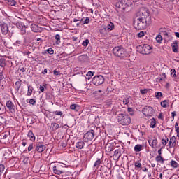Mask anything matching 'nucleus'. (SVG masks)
Segmentation results:
<instances>
[{
	"label": "nucleus",
	"instance_id": "nucleus-1",
	"mask_svg": "<svg viewBox=\"0 0 179 179\" xmlns=\"http://www.w3.org/2000/svg\"><path fill=\"white\" fill-rule=\"evenodd\" d=\"M152 24V16L149 9L142 7L138 12L136 13L134 19L133 25L136 30H145Z\"/></svg>",
	"mask_w": 179,
	"mask_h": 179
},
{
	"label": "nucleus",
	"instance_id": "nucleus-2",
	"mask_svg": "<svg viewBox=\"0 0 179 179\" xmlns=\"http://www.w3.org/2000/svg\"><path fill=\"white\" fill-rule=\"evenodd\" d=\"M113 53L115 57H117L120 59H125L129 57V52L127 51V48L122 46H116L113 49Z\"/></svg>",
	"mask_w": 179,
	"mask_h": 179
},
{
	"label": "nucleus",
	"instance_id": "nucleus-3",
	"mask_svg": "<svg viewBox=\"0 0 179 179\" xmlns=\"http://www.w3.org/2000/svg\"><path fill=\"white\" fill-rule=\"evenodd\" d=\"M117 122L120 125H129L131 124V117L129 114L127 113H120L117 117Z\"/></svg>",
	"mask_w": 179,
	"mask_h": 179
},
{
	"label": "nucleus",
	"instance_id": "nucleus-4",
	"mask_svg": "<svg viewBox=\"0 0 179 179\" xmlns=\"http://www.w3.org/2000/svg\"><path fill=\"white\" fill-rule=\"evenodd\" d=\"M136 52L140 54H143L148 55V54H150V50H152V47L148 44L139 45L136 48Z\"/></svg>",
	"mask_w": 179,
	"mask_h": 179
},
{
	"label": "nucleus",
	"instance_id": "nucleus-5",
	"mask_svg": "<svg viewBox=\"0 0 179 179\" xmlns=\"http://www.w3.org/2000/svg\"><path fill=\"white\" fill-rule=\"evenodd\" d=\"M92 83L95 86H100L101 85H103V83H104V76L101 75L95 76L92 78Z\"/></svg>",
	"mask_w": 179,
	"mask_h": 179
},
{
	"label": "nucleus",
	"instance_id": "nucleus-6",
	"mask_svg": "<svg viewBox=\"0 0 179 179\" xmlns=\"http://www.w3.org/2000/svg\"><path fill=\"white\" fill-rule=\"evenodd\" d=\"M142 113L145 117H152L153 114H155V110L151 106H145L142 110Z\"/></svg>",
	"mask_w": 179,
	"mask_h": 179
},
{
	"label": "nucleus",
	"instance_id": "nucleus-7",
	"mask_svg": "<svg viewBox=\"0 0 179 179\" xmlns=\"http://www.w3.org/2000/svg\"><path fill=\"white\" fill-rule=\"evenodd\" d=\"M94 138V130L91 129L84 134L83 139L85 142L93 141Z\"/></svg>",
	"mask_w": 179,
	"mask_h": 179
},
{
	"label": "nucleus",
	"instance_id": "nucleus-8",
	"mask_svg": "<svg viewBox=\"0 0 179 179\" xmlns=\"http://www.w3.org/2000/svg\"><path fill=\"white\" fill-rule=\"evenodd\" d=\"M114 146H115V140L108 141L105 146V150L107 153H110L114 150Z\"/></svg>",
	"mask_w": 179,
	"mask_h": 179
},
{
	"label": "nucleus",
	"instance_id": "nucleus-9",
	"mask_svg": "<svg viewBox=\"0 0 179 179\" xmlns=\"http://www.w3.org/2000/svg\"><path fill=\"white\" fill-rule=\"evenodd\" d=\"M15 25L17 27V29H20V34L22 36H24V34H26V29H27V26L24 25L23 22H16Z\"/></svg>",
	"mask_w": 179,
	"mask_h": 179
},
{
	"label": "nucleus",
	"instance_id": "nucleus-10",
	"mask_svg": "<svg viewBox=\"0 0 179 179\" xmlns=\"http://www.w3.org/2000/svg\"><path fill=\"white\" fill-rule=\"evenodd\" d=\"M63 166L61 164H55L53 166V173L54 174H57V176H61V174H64V170H62Z\"/></svg>",
	"mask_w": 179,
	"mask_h": 179
},
{
	"label": "nucleus",
	"instance_id": "nucleus-11",
	"mask_svg": "<svg viewBox=\"0 0 179 179\" xmlns=\"http://www.w3.org/2000/svg\"><path fill=\"white\" fill-rule=\"evenodd\" d=\"M45 149H47V147L44 145L43 143H41V142L36 143L35 152H37V153H43V152H44Z\"/></svg>",
	"mask_w": 179,
	"mask_h": 179
},
{
	"label": "nucleus",
	"instance_id": "nucleus-12",
	"mask_svg": "<svg viewBox=\"0 0 179 179\" xmlns=\"http://www.w3.org/2000/svg\"><path fill=\"white\" fill-rule=\"evenodd\" d=\"M6 107L11 113V114H15L16 113V109L15 108V103L12 101L9 100L6 103Z\"/></svg>",
	"mask_w": 179,
	"mask_h": 179
},
{
	"label": "nucleus",
	"instance_id": "nucleus-13",
	"mask_svg": "<svg viewBox=\"0 0 179 179\" xmlns=\"http://www.w3.org/2000/svg\"><path fill=\"white\" fill-rule=\"evenodd\" d=\"M0 28H1V34L3 36H6V34L9 33V27L8 26V24L5 22H2L1 24H0Z\"/></svg>",
	"mask_w": 179,
	"mask_h": 179
},
{
	"label": "nucleus",
	"instance_id": "nucleus-14",
	"mask_svg": "<svg viewBox=\"0 0 179 179\" xmlns=\"http://www.w3.org/2000/svg\"><path fill=\"white\" fill-rule=\"evenodd\" d=\"M31 29L34 33H41L43 31V28L38 27V25L36 24H31Z\"/></svg>",
	"mask_w": 179,
	"mask_h": 179
},
{
	"label": "nucleus",
	"instance_id": "nucleus-15",
	"mask_svg": "<svg viewBox=\"0 0 179 179\" xmlns=\"http://www.w3.org/2000/svg\"><path fill=\"white\" fill-rule=\"evenodd\" d=\"M148 142L151 148H156V146H157V138L156 137L149 138Z\"/></svg>",
	"mask_w": 179,
	"mask_h": 179
},
{
	"label": "nucleus",
	"instance_id": "nucleus-16",
	"mask_svg": "<svg viewBox=\"0 0 179 179\" xmlns=\"http://www.w3.org/2000/svg\"><path fill=\"white\" fill-rule=\"evenodd\" d=\"M101 171L103 174L107 177L109 174H111V169L107 167L106 166H101Z\"/></svg>",
	"mask_w": 179,
	"mask_h": 179
},
{
	"label": "nucleus",
	"instance_id": "nucleus-17",
	"mask_svg": "<svg viewBox=\"0 0 179 179\" xmlns=\"http://www.w3.org/2000/svg\"><path fill=\"white\" fill-rule=\"evenodd\" d=\"M124 2L122 0H119L115 2V6L117 8V9H122L123 10H125V7L124 6Z\"/></svg>",
	"mask_w": 179,
	"mask_h": 179
},
{
	"label": "nucleus",
	"instance_id": "nucleus-18",
	"mask_svg": "<svg viewBox=\"0 0 179 179\" xmlns=\"http://www.w3.org/2000/svg\"><path fill=\"white\" fill-rule=\"evenodd\" d=\"M177 145V138H176V136H173L169 141V148H174Z\"/></svg>",
	"mask_w": 179,
	"mask_h": 179
},
{
	"label": "nucleus",
	"instance_id": "nucleus-19",
	"mask_svg": "<svg viewBox=\"0 0 179 179\" xmlns=\"http://www.w3.org/2000/svg\"><path fill=\"white\" fill-rule=\"evenodd\" d=\"M78 61L80 62H87L89 61V56L87 55H81L78 57Z\"/></svg>",
	"mask_w": 179,
	"mask_h": 179
},
{
	"label": "nucleus",
	"instance_id": "nucleus-20",
	"mask_svg": "<svg viewBox=\"0 0 179 179\" xmlns=\"http://www.w3.org/2000/svg\"><path fill=\"white\" fill-rule=\"evenodd\" d=\"M115 27V26L114 25V23L111 22H108V24L105 26V28L108 31H111V30H114Z\"/></svg>",
	"mask_w": 179,
	"mask_h": 179
},
{
	"label": "nucleus",
	"instance_id": "nucleus-21",
	"mask_svg": "<svg viewBox=\"0 0 179 179\" xmlns=\"http://www.w3.org/2000/svg\"><path fill=\"white\" fill-rule=\"evenodd\" d=\"M171 47L173 52H178V42L177 41L171 44Z\"/></svg>",
	"mask_w": 179,
	"mask_h": 179
},
{
	"label": "nucleus",
	"instance_id": "nucleus-22",
	"mask_svg": "<svg viewBox=\"0 0 179 179\" xmlns=\"http://www.w3.org/2000/svg\"><path fill=\"white\" fill-rule=\"evenodd\" d=\"M167 76L166 73H162L159 77L157 78V82H162V80H166Z\"/></svg>",
	"mask_w": 179,
	"mask_h": 179
},
{
	"label": "nucleus",
	"instance_id": "nucleus-23",
	"mask_svg": "<svg viewBox=\"0 0 179 179\" xmlns=\"http://www.w3.org/2000/svg\"><path fill=\"white\" fill-rule=\"evenodd\" d=\"M160 104H161V106L163 107V108H167V107H169V106H170V101L164 100V101H161Z\"/></svg>",
	"mask_w": 179,
	"mask_h": 179
},
{
	"label": "nucleus",
	"instance_id": "nucleus-24",
	"mask_svg": "<svg viewBox=\"0 0 179 179\" xmlns=\"http://www.w3.org/2000/svg\"><path fill=\"white\" fill-rule=\"evenodd\" d=\"M27 136L32 142H34V141H36V136H34V134H33V131L31 130L28 132Z\"/></svg>",
	"mask_w": 179,
	"mask_h": 179
},
{
	"label": "nucleus",
	"instance_id": "nucleus-25",
	"mask_svg": "<svg viewBox=\"0 0 179 179\" xmlns=\"http://www.w3.org/2000/svg\"><path fill=\"white\" fill-rule=\"evenodd\" d=\"M113 157H115V159H120V157H121V150L120 149H117V150H115Z\"/></svg>",
	"mask_w": 179,
	"mask_h": 179
},
{
	"label": "nucleus",
	"instance_id": "nucleus-26",
	"mask_svg": "<svg viewBox=\"0 0 179 179\" xmlns=\"http://www.w3.org/2000/svg\"><path fill=\"white\" fill-rule=\"evenodd\" d=\"M155 160L156 162H157V163H161V164H164V158H163V157H162V155H157L155 157Z\"/></svg>",
	"mask_w": 179,
	"mask_h": 179
},
{
	"label": "nucleus",
	"instance_id": "nucleus-27",
	"mask_svg": "<svg viewBox=\"0 0 179 179\" xmlns=\"http://www.w3.org/2000/svg\"><path fill=\"white\" fill-rule=\"evenodd\" d=\"M85 146V142L80 141L76 143V148L77 149H83V147Z\"/></svg>",
	"mask_w": 179,
	"mask_h": 179
},
{
	"label": "nucleus",
	"instance_id": "nucleus-28",
	"mask_svg": "<svg viewBox=\"0 0 179 179\" xmlns=\"http://www.w3.org/2000/svg\"><path fill=\"white\" fill-rule=\"evenodd\" d=\"M162 143L163 145V147H162V149H164V148H166V145L169 143V138H167V136H165L164 138H163L162 139Z\"/></svg>",
	"mask_w": 179,
	"mask_h": 179
},
{
	"label": "nucleus",
	"instance_id": "nucleus-29",
	"mask_svg": "<svg viewBox=\"0 0 179 179\" xmlns=\"http://www.w3.org/2000/svg\"><path fill=\"white\" fill-rule=\"evenodd\" d=\"M22 80H18L15 83L14 87L15 89V90L17 92H18V90H20L21 86H22V83H21Z\"/></svg>",
	"mask_w": 179,
	"mask_h": 179
},
{
	"label": "nucleus",
	"instance_id": "nucleus-30",
	"mask_svg": "<svg viewBox=\"0 0 179 179\" xmlns=\"http://www.w3.org/2000/svg\"><path fill=\"white\" fill-rule=\"evenodd\" d=\"M122 1L124 2L123 4L124 8L131 6L132 5V1L131 0H122Z\"/></svg>",
	"mask_w": 179,
	"mask_h": 179
},
{
	"label": "nucleus",
	"instance_id": "nucleus-31",
	"mask_svg": "<svg viewBox=\"0 0 179 179\" xmlns=\"http://www.w3.org/2000/svg\"><path fill=\"white\" fill-rule=\"evenodd\" d=\"M71 110H75V111H79L80 106L78 104H72L70 106Z\"/></svg>",
	"mask_w": 179,
	"mask_h": 179
},
{
	"label": "nucleus",
	"instance_id": "nucleus-32",
	"mask_svg": "<svg viewBox=\"0 0 179 179\" xmlns=\"http://www.w3.org/2000/svg\"><path fill=\"white\" fill-rule=\"evenodd\" d=\"M55 44L56 45H59L61 44V36L59 34H56L55 35Z\"/></svg>",
	"mask_w": 179,
	"mask_h": 179
},
{
	"label": "nucleus",
	"instance_id": "nucleus-33",
	"mask_svg": "<svg viewBox=\"0 0 179 179\" xmlns=\"http://www.w3.org/2000/svg\"><path fill=\"white\" fill-rule=\"evenodd\" d=\"M10 155V150H9V149L6 150L3 152V156L4 157V159H8V157H9Z\"/></svg>",
	"mask_w": 179,
	"mask_h": 179
},
{
	"label": "nucleus",
	"instance_id": "nucleus-34",
	"mask_svg": "<svg viewBox=\"0 0 179 179\" xmlns=\"http://www.w3.org/2000/svg\"><path fill=\"white\" fill-rule=\"evenodd\" d=\"M4 1H6L8 5H10V6H15L16 3H17V2H16V1L15 0H4Z\"/></svg>",
	"mask_w": 179,
	"mask_h": 179
},
{
	"label": "nucleus",
	"instance_id": "nucleus-35",
	"mask_svg": "<svg viewBox=\"0 0 179 179\" xmlns=\"http://www.w3.org/2000/svg\"><path fill=\"white\" fill-rule=\"evenodd\" d=\"M6 66V59H5L4 58H1L0 59V66H1V68H5Z\"/></svg>",
	"mask_w": 179,
	"mask_h": 179
},
{
	"label": "nucleus",
	"instance_id": "nucleus-36",
	"mask_svg": "<svg viewBox=\"0 0 179 179\" xmlns=\"http://www.w3.org/2000/svg\"><path fill=\"white\" fill-rule=\"evenodd\" d=\"M129 99H131V96H126L124 99H123V104L124 106H128L129 104Z\"/></svg>",
	"mask_w": 179,
	"mask_h": 179
},
{
	"label": "nucleus",
	"instance_id": "nucleus-37",
	"mask_svg": "<svg viewBox=\"0 0 179 179\" xmlns=\"http://www.w3.org/2000/svg\"><path fill=\"white\" fill-rule=\"evenodd\" d=\"M33 90H34L33 86L28 85V91H27V96H30V95L33 94Z\"/></svg>",
	"mask_w": 179,
	"mask_h": 179
},
{
	"label": "nucleus",
	"instance_id": "nucleus-38",
	"mask_svg": "<svg viewBox=\"0 0 179 179\" xmlns=\"http://www.w3.org/2000/svg\"><path fill=\"white\" fill-rule=\"evenodd\" d=\"M142 145L141 144H137L134 146V151L136 152H141V150H142Z\"/></svg>",
	"mask_w": 179,
	"mask_h": 179
},
{
	"label": "nucleus",
	"instance_id": "nucleus-39",
	"mask_svg": "<svg viewBox=\"0 0 179 179\" xmlns=\"http://www.w3.org/2000/svg\"><path fill=\"white\" fill-rule=\"evenodd\" d=\"M150 127V128H156V119L155 117L151 119Z\"/></svg>",
	"mask_w": 179,
	"mask_h": 179
},
{
	"label": "nucleus",
	"instance_id": "nucleus-40",
	"mask_svg": "<svg viewBox=\"0 0 179 179\" xmlns=\"http://www.w3.org/2000/svg\"><path fill=\"white\" fill-rule=\"evenodd\" d=\"M170 163H171V166L173 169H177V167H178V166H179L178 163H177V162H176L174 160H171Z\"/></svg>",
	"mask_w": 179,
	"mask_h": 179
},
{
	"label": "nucleus",
	"instance_id": "nucleus-41",
	"mask_svg": "<svg viewBox=\"0 0 179 179\" xmlns=\"http://www.w3.org/2000/svg\"><path fill=\"white\" fill-rule=\"evenodd\" d=\"M107 29H106V27H101L99 29V33L101 34H103V36H105V34H107Z\"/></svg>",
	"mask_w": 179,
	"mask_h": 179
},
{
	"label": "nucleus",
	"instance_id": "nucleus-42",
	"mask_svg": "<svg viewBox=\"0 0 179 179\" xmlns=\"http://www.w3.org/2000/svg\"><path fill=\"white\" fill-rule=\"evenodd\" d=\"M40 92L39 93H44V89H47V84L44 83L43 85H40Z\"/></svg>",
	"mask_w": 179,
	"mask_h": 179
},
{
	"label": "nucleus",
	"instance_id": "nucleus-43",
	"mask_svg": "<svg viewBox=\"0 0 179 179\" xmlns=\"http://www.w3.org/2000/svg\"><path fill=\"white\" fill-rule=\"evenodd\" d=\"M100 164H101V159H99L95 162L94 164V167H96V169H99V167L100 166Z\"/></svg>",
	"mask_w": 179,
	"mask_h": 179
},
{
	"label": "nucleus",
	"instance_id": "nucleus-44",
	"mask_svg": "<svg viewBox=\"0 0 179 179\" xmlns=\"http://www.w3.org/2000/svg\"><path fill=\"white\" fill-rule=\"evenodd\" d=\"M52 128L54 131H57L59 128V124L58 123H52Z\"/></svg>",
	"mask_w": 179,
	"mask_h": 179
},
{
	"label": "nucleus",
	"instance_id": "nucleus-45",
	"mask_svg": "<svg viewBox=\"0 0 179 179\" xmlns=\"http://www.w3.org/2000/svg\"><path fill=\"white\" fill-rule=\"evenodd\" d=\"M155 96L156 99H160V97H163V93L161 92H156Z\"/></svg>",
	"mask_w": 179,
	"mask_h": 179
},
{
	"label": "nucleus",
	"instance_id": "nucleus-46",
	"mask_svg": "<svg viewBox=\"0 0 179 179\" xmlns=\"http://www.w3.org/2000/svg\"><path fill=\"white\" fill-rule=\"evenodd\" d=\"M127 111L130 115H135V112L134 111V109L132 108H127Z\"/></svg>",
	"mask_w": 179,
	"mask_h": 179
},
{
	"label": "nucleus",
	"instance_id": "nucleus-47",
	"mask_svg": "<svg viewBox=\"0 0 179 179\" xmlns=\"http://www.w3.org/2000/svg\"><path fill=\"white\" fill-rule=\"evenodd\" d=\"M3 171H5V165L0 164V176H2L3 174Z\"/></svg>",
	"mask_w": 179,
	"mask_h": 179
},
{
	"label": "nucleus",
	"instance_id": "nucleus-48",
	"mask_svg": "<svg viewBox=\"0 0 179 179\" xmlns=\"http://www.w3.org/2000/svg\"><path fill=\"white\" fill-rule=\"evenodd\" d=\"M53 114L55 115H59V117H62V115H64V113H62V111H58V110L54 111Z\"/></svg>",
	"mask_w": 179,
	"mask_h": 179
},
{
	"label": "nucleus",
	"instance_id": "nucleus-49",
	"mask_svg": "<svg viewBox=\"0 0 179 179\" xmlns=\"http://www.w3.org/2000/svg\"><path fill=\"white\" fill-rule=\"evenodd\" d=\"M53 74L55 75L56 76H58L61 75L59 69H55L53 71Z\"/></svg>",
	"mask_w": 179,
	"mask_h": 179
},
{
	"label": "nucleus",
	"instance_id": "nucleus-50",
	"mask_svg": "<svg viewBox=\"0 0 179 179\" xmlns=\"http://www.w3.org/2000/svg\"><path fill=\"white\" fill-rule=\"evenodd\" d=\"M82 45H83V47H87V45H89V39L83 41Z\"/></svg>",
	"mask_w": 179,
	"mask_h": 179
},
{
	"label": "nucleus",
	"instance_id": "nucleus-51",
	"mask_svg": "<svg viewBox=\"0 0 179 179\" xmlns=\"http://www.w3.org/2000/svg\"><path fill=\"white\" fill-rule=\"evenodd\" d=\"M145 33H146V32H145V31H140V32L137 34V36H138L139 38H141L143 37V36H145Z\"/></svg>",
	"mask_w": 179,
	"mask_h": 179
},
{
	"label": "nucleus",
	"instance_id": "nucleus-52",
	"mask_svg": "<svg viewBox=\"0 0 179 179\" xmlns=\"http://www.w3.org/2000/svg\"><path fill=\"white\" fill-rule=\"evenodd\" d=\"M156 40L157 43H162V35H157L156 36Z\"/></svg>",
	"mask_w": 179,
	"mask_h": 179
},
{
	"label": "nucleus",
	"instance_id": "nucleus-53",
	"mask_svg": "<svg viewBox=\"0 0 179 179\" xmlns=\"http://www.w3.org/2000/svg\"><path fill=\"white\" fill-rule=\"evenodd\" d=\"M134 166L135 167H137V169H141V167H142V164L139 162H136Z\"/></svg>",
	"mask_w": 179,
	"mask_h": 179
},
{
	"label": "nucleus",
	"instance_id": "nucleus-54",
	"mask_svg": "<svg viewBox=\"0 0 179 179\" xmlns=\"http://www.w3.org/2000/svg\"><path fill=\"white\" fill-rule=\"evenodd\" d=\"M90 23V19L89 17H86L83 21V24H89Z\"/></svg>",
	"mask_w": 179,
	"mask_h": 179
},
{
	"label": "nucleus",
	"instance_id": "nucleus-55",
	"mask_svg": "<svg viewBox=\"0 0 179 179\" xmlns=\"http://www.w3.org/2000/svg\"><path fill=\"white\" fill-rule=\"evenodd\" d=\"M46 51L50 55H52V54H54V50L52 48H48Z\"/></svg>",
	"mask_w": 179,
	"mask_h": 179
},
{
	"label": "nucleus",
	"instance_id": "nucleus-56",
	"mask_svg": "<svg viewBox=\"0 0 179 179\" xmlns=\"http://www.w3.org/2000/svg\"><path fill=\"white\" fill-rule=\"evenodd\" d=\"M171 75H173L172 76V78H176V69H172L171 70Z\"/></svg>",
	"mask_w": 179,
	"mask_h": 179
},
{
	"label": "nucleus",
	"instance_id": "nucleus-57",
	"mask_svg": "<svg viewBox=\"0 0 179 179\" xmlns=\"http://www.w3.org/2000/svg\"><path fill=\"white\" fill-rule=\"evenodd\" d=\"M86 75H87V76H90V78H92L93 76V75H94V72L88 71Z\"/></svg>",
	"mask_w": 179,
	"mask_h": 179
},
{
	"label": "nucleus",
	"instance_id": "nucleus-58",
	"mask_svg": "<svg viewBox=\"0 0 179 179\" xmlns=\"http://www.w3.org/2000/svg\"><path fill=\"white\" fill-rule=\"evenodd\" d=\"M29 104H31L32 106H34L36 104V101L34 99H29Z\"/></svg>",
	"mask_w": 179,
	"mask_h": 179
},
{
	"label": "nucleus",
	"instance_id": "nucleus-59",
	"mask_svg": "<svg viewBox=\"0 0 179 179\" xmlns=\"http://www.w3.org/2000/svg\"><path fill=\"white\" fill-rule=\"evenodd\" d=\"M140 92L141 93V94H146L148 93V90L147 89L141 90Z\"/></svg>",
	"mask_w": 179,
	"mask_h": 179
},
{
	"label": "nucleus",
	"instance_id": "nucleus-60",
	"mask_svg": "<svg viewBox=\"0 0 179 179\" xmlns=\"http://www.w3.org/2000/svg\"><path fill=\"white\" fill-rule=\"evenodd\" d=\"M159 120H164V117L163 116V113H160L158 115Z\"/></svg>",
	"mask_w": 179,
	"mask_h": 179
},
{
	"label": "nucleus",
	"instance_id": "nucleus-61",
	"mask_svg": "<svg viewBox=\"0 0 179 179\" xmlns=\"http://www.w3.org/2000/svg\"><path fill=\"white\" fill-rule=\"evenodd\" d=\"M33 150V143L30 144L28 147V152Z\"/></svg>",
	"mask_w": 179,
	"mask_h": 179
},
{
	"label": "nucleus",
	"instance_id": "nucleus-62",
	"mask_svg": "<svg viewBox=\"0 0 179 179\" xmlns=\"http://www.w3.org/2000/svg\"><path fill=\"white\" fill-rule=\"evenodd\" d=\"M22 44V41L17 40L16 42L14 43V45H20Z\"/></svg>",
	"mask_w": 179,
	"mask_h": 179
},
{
	"label": "nucleus",
	"instance_id": "nucleus-63",
	"mask_svg": "<svg viewBox=\"0 0 179 179\" xmlns=\"http://www.w3.org/2000/svg\"><path fill=\"white\" fill-rule=\"evenodd\" d=\"M162 34H164V36H166L167 37H170V36L169 35V33H167V31H162Z\"/></svg>",
	"mask_w": 179,
	"mask_h": 179
},
{
	"label": "nucleus",
	"instance_id": "nucleus-64",
	"mask_svg": "<svg viewBox=\"0 0 179 179\" xmlns=\"http://www.w3.org/2000/svg\"><path fill=\"white\" fill-rule=\"evenodd\" d=\"M3 79H5V76H3V73H0V81Z\"/></svg>",
	"mask_w": 179,
	"mask_h": 179
}]
</instances>
